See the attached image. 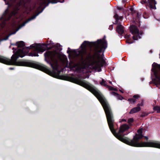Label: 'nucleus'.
Returning a JSON list of instances; mask_svg holds the SVG:
<instances>
[{
  "instance_id": "f257e3e1",
  "label": "nucleus",
  "mask_w": 160,
  "mask_h": 160,
  "mask_svg": "<svg viewBox=\"0 0 160 160\" xmlns=\"http://www.w3.org/2000/svg\"><path fill=\"white\" fill-rule=\"evenodd\" d=\"M74 82L88 89L92 92L98 99L101 102L104 110L106 115L108 124L110 130L114 136L121 141L129 145L136 147H152L160 148V142L157 141L149 142H138V141L143 136L142 135V129H140L137 131V134L134 136L132 140L128 141L123 137L127 135L123 132L128 130L129 128L126 124L120 126L118 133L116 132L114 128V119L111 109L108 103L103 95L90 83H87L84 80L78 78L74 80Z\"/></svg>"
},
{
  "instance_id": "f03ea898",
  "label": "nucleus",
  "mask_w": 160,
  "mask_h": 160,
  "mask_svg": "<svg viewBox=\"0 0 160 160\" xmlns=\"http://www.w3.org/2000/svg\"><path fill=\"white\" fill-rule=\"evenodd\" d=\"M16 11H13L10 13L8 9H7L0 18V27L3 28L5 25V21L9 20L11 16L15 15ZM45 49L42 45L38 44H33L30 48L25 47L22 49H19L16 53L13 55L11 59L0 56V62L10 65L22 66L38 68L44 72L48 71L45 67L38 65L34 63L25 62H18L17 60L19 57L22 58L28 54V55L32 57L38 56V53L42 52Z\"/></svg>"
},
{
  "instance_id": "7ed1b4c3",
  "label": "nucleus",
  "mask_w": 160,
  "mask_h": 160,
  "mask_svg": "<svg viewBox=\"0 0 160 160\" xmlns=\"http://www.w3.org/2000/svg\"><path fill=\"white\" fill-rule=\"evenodd\" d=\"M94 45L95 46L93 55L92 56L90 54L87 55L85 60L88 62L90 68L99 72L101 71V67L105 63V60L101 57L99 53L105 51L107 48V44L105 39H103L97 40Z\"/></svg>"
},
{
  "instance_id": "20e7f679",
  "label": "nucleus",
  "mask_w": 160,
  "mask_h": 160,
  "mask_svg": "<svg viewBox=\"0 0 160 160\" xmlns=\"http://www.w3.org/2000/svg\"><path fill=\"white\" fill-rule=\"evenodd\" d=\"M46 61L49 63L53 70H57L58 62L61 60L60 55L56 52L47 51L44 53Z\"/></svg>"
},
{
  "instance_id": "39448f33",
  "label": "nucleus",
  "mask_w": 160,
  "mask_h": 160,
  "mask_svg": "<svg viewBox=\"0 0 160 160\" xmlns=\"http://www.w3.org/2000/svg\"><path fill=\"white\" fill-rule=\"evenodd\" d=\"M152 71L153 72L155 78L152 80V82L157 87L160 88L158 85H160V65L154 62L152 65Z\"/></svg>"
},
{
  "instance_id": "423d86ee",
  "label": "nucleus",
  "mask_w": 160,
  "mask_h": 160,
  "mask_svg": "<svg viewBox=\"0 0 160 160\" xmlns=\"http://www.w3.org/2000/svg\"><path fill=\"white\" fill-rule=\"evenodd\" d=\"M130 30L133 35L132 38L134 40H137L140 38L141 33L139 32L138 29L136 26L134 25L131 26L130 27Z\"/></svg>"
},
{
  "instance_id": "0eeeda50",
  "label": "nucleus",
  "mask_w": 160,
  "mask_h": 160,
  "mask_svg": "<svg viewBox=\"0 0 160 160\" xmlns=\"http://www.w3.org/2000/svg\"><path fill=\"white\" fill-rule=\"evenodd\" d=\"M142 1L141 2L142 4L146 3V7L147 8V6H148L151 9H156V8H154V0H142Z\"/></svg>"
},
{
  "instance_id": "6e6552de",
  "label": "nucleus",
  "mask_w": 160,
  "mask_h": 160,
  "mask_svg": "<svg viewBox=\"0 0 160 160\" xmlns=\"http://www.w3.org/2000/svg\"><path fill=\"white\" fill-rule=\"evenodd\" d=\"M64 0H43L42 1V4H45L48 2L52 3H56L58 2H63Z\"/></svg>"
},
{
  "instance_id": "1a4fd4ad",
  "label": "nucleus",
  "mask_w": 160,
  "mask_h": 160,
  "mask_svg": "<svg viewBox=\"0 0 160 160\" xmlns=\"http://www.w3.org/2000/svg\"><path fill=\"white\" fill-rule=\"evenodd\" d=\"M140 96L138 94L134 95L132 98H129L128 101L132 103H134L136 102L137 100L140 98Z\"/></svg>"
},
{
  "instance_id": "9d476101",
  "label": "nucleus",
  "mask_w": 160,
  "mask_h": 160,
  "mask_svg": "<svg viewBox=\"0 0 160 160\" xmlns=\"http://www.w3.org/2000/svg\"><path fill=\"white\" fill-rule=\"evenodd\" d=\"M124 27L122 25L118 24L117 28V31L120 34H122L124 32Z\"/></svg>"
},
{
  "instance_id": "9b49d317",
  "label": "nucleus",
  "mask_w": 160,
  "mask_h": 160,
  "mask_svg": "<svg viewBox=\"0 0 160 160\" xmlns=\"http://www.w3.org/2000/svg\"><path fill=\"white\" fill-rule=\"evenodd\" d=\"M141 110V108L139 107H137L133 108L130 110L129 113L133 114Z\"/></svg>"
},
{
  "instance_id": "f8f14e48",
  "label": "nucleus",
  "mask_w": 160,
  "mask_h": 160,
  "mask_svg": "<svg viewBox=\"0 0 160 160\" xmlns=\"http://www.w3.org/2000/svg\"><path fill=\"white\" fill-rule=\"evenodd\" d=\"M39 14L38 13V14H37L36 15L32 16L31 18H28V20H26L21 25V27H23L28 22H29L30 21L35 19L37 16L38 14Z\"/></svg>"
},
{
  "instance_id": "ddd939ff",
  "label": "nucleus",
  "mask_w": 160,
  "mask_h": 160,
  "mask_svg": "<svg viewBox=\"0 0 160 160\" xmlns=\"http://www.w3.org/2000/svg\"><path fill=\"white\" fill-rule=\"evenodd\" d=\"M16 44L18 47H22L25 45L24 42L22 41L17 42Z\"/></svg>"
},
{
  "instance_id": "4468645a",
  "label": "nucleus",
  "mask_w": 160,
  "mask_h": 160,
  "mask_svg": "<svg viewBox=\"0 0 160 160\" xmlns=\"http://www.w3.org/2000/svg\"><path fill=\"white\" fill-rule=\"evenodd\" d=\"M89 42L87 41H84L83 43L81 45V47H82L83 48H84L85 47H86L89 44Z\"/></svg>"
},
{
  "instance_id": "2eb2a0df",
  "label": "nucleus",
  "mask_w": 160,
  "mask_h": 160,
  "mask_svg": "<svg viewBox=\"0 0 160 160\" xmlns=\"http://www.w3.org/2000/svg\"><path fill=\"white\" fill-rule=\"evenodd\" d=\"M153 109L155 111H157V112L160 113V107L156 106L154 107Z\"/></svg>"
},
{
  "instance_id": "dca6fc26",
  "label": "nucleus",
  "mask_w": 160,
  "mask_h": 160,
  "mask_svg": "<svg viewBox=\"0 0 160 160\" xmlns=\"http://www.w3.org/2000/svg\"><path fill=\"white\" fill-rule=\"evenodd\" d=\"M100 84L106 87L107 86H108V85L106 84V81L103 79H102V81L100 82Z\"/></svg>"
},
{
  "instance_id": "f3484780",
  "label": "nucleus",
  "mask_w": 160,
  "mask_h": 160,
  "mask_svg": "<svg viewBox=\"0 0 160 160\" xmlns=\"http://www.w3.org/2000/svg\"><path fill=\"white\" fill-rule=\"evenodd\" d=\"M106 88H108L109 90H113L114 91H117V89L116 88H114L113 87L108 85Z\"/></svg>"
},
{
  "instance_id": "a211bd4d",
  "label": "nucleus",
  "mask_w": 160,
  "mask_h": 160,
  "mask_svg": "<svg viewBox=\"0 0 160 160\" xmlns=\"http://www.w3.org/2000/svg\"><path fill=\"white\" fill-rule=\"evenodd\" d=\"M133 119L132 118H130L128 120V122L129 124H130L133 122Z\"/></svg>"
},
{
  "instance_id": "6ab92c4d",
  "label": "nucleus",
  "mask_w": 160,
  "mask_h": 160,
  "mask_svg": "<svg viewBox=\"0 0 160 160\" xmlns=\"http://www.w3.org/2000/svg\"><path fill=\"white\" fill-rule=\"evenodd\" d=\"M114 18L116 20V21L115 22V24H116L117 23V22H117L118 21L119 19V16H118V15L117 14H116L114 15Z\"/></svg>"
},
{
  "instance_id": "aec40b11",
  "label": "nucleus",
  "mask_w": 160,
  "mask_h": 160,
  "mask_svg": "<svg viewBox=\"0 0 160 160\" xmlns=\"http://www.w3.org/2000/svg\"><path fill=\"white\" fill-rule=\"evenodd\" d=\"M117 98L119 100H122L123 98L121 95L118 94L117 96Z\"/></svg>"
},
{
  "instance_id": "412c9836",
  "label": "nucleus",
  "mask_w": 160,
  "mask_h": 160,
  "mask_svg": "<svg viewBox=\"0 0 160 160\" xmlns=\"http://www.w3.org/2000/svg\"><path fill=\"white\" fill-rule=\"evenodd\" d=\"M111 94L112 95L116 96V97L118 95V93L114 92H111Z\"/></svg>"
},
{
  "instance_id": "4be33fe9",
  "label": "nucleus",
  "mask_w": 160,
  "mask_h": 160,
  "mask_svg": "<svg viewBox=\"0 0 160 160\" xmlns=\"http://www.w3.org/2000/svg\"><path fill=\"white\" fill-rule=\"evenodd\" d=\"M143 106V101L140 103H139L137 105L138 107H140V106Z\"/></svg>"
},
{
  "instance_id": "5701e85b",
  "label": "nucleus",
  "mask_w": 160,
  "mask_h": 160,
  "mask_svg": "<svg viewBox=\"0 0 160 160\" xmlns=\"http://www.w3.org/2000/svg\"><path fill=\"white\" fill-rule=\"evenodd\" d=\"M113 28V25H111L109 26V28H108L110 30H112V29Z\"/></svg>"
},
{
  "instance_id": "b1692460",
  "label": "nucleus",
  "mask_w": 160,
  "mask_h": 160,
  "mask_svg": "<svg viewBox=\"0 0 160 160\" xmlns=\"http://www.w3.org/2000/svg\"><path fill=\"white\" fill-rule=\"evenodd\" d=\"M141 15V14L140 13H139L138 12L137 13V17L139 18V16Z\"/></svg>"
},
{
  "instance_id": "393cba45",
  "label": "nucleus",
  "mask_w": 160,
  "mask_h": 160,
  "mask_svg": "<svg viewBox=\"0 0 160 160\" xmlns=\"http://www.w3.org/2000/svg\"><path fill=\"white\" fill-rule=\"evenodd\" d=\"M12 34H9L8 37H7V38L6 39H3L1 41H2L3 40H6L8 38V37L11 35Z\"/></svg>"
},
{
  "instance_id": "a878e982",
  "label": "nucleus",
  "mask_w": 160,
  "mask_h": 160,
  "mask_svg": "<svg viewBox=\"0 0 160 160\" xmlns=\"http://www.w3.org/2000/svg\"><path fill=\"white\" fill-rule=\"evenodd\" d=\"M121 121L122 122H126L127 120H126L124 119H122V120H121Z\"/></svg>"
},
{
  "instance_id": "bb28decb",
  "label": "nucleus",
  "mask_w": 160,
  "mask_h": 160,
  "mask_svg": "<svg viewBox=\"0 0 160 160\" xmlns=\"http://www.w3.org/2000/svg\"><path fill=\"white\" fill-rule=\"evenodd\" d=\"M118 8L119 10H121V9H122V8L121 7H118Z\"/></svg>"
},
{
  "instance_id": "cd10ccee",
  "label": "nucleus",
  "mask_w": 160,
  "mask_h": 160,
  "mask_svg": "<svg viewBox=\"0 0 160 160\" xmlns=\"http://www.w3.org/2000/svg\"><path fill=\"white\" fill-rule=\"evenodd\" d=\"M129 43H130V44H131V43H132L133 42H131V41H128V42Z\"/></svg>"
},
{
  "instance_id": "c85d7f7f",
  "label": "nucleus",
  "mask_w": 160,
  "mask_h": 160,
  "mask_svg": "<svg viewBox=\"0 0 160 160\" xmlns=\"http://www.w3.org/2000/svg\"><path fill=\"white\" fill-rule=\"evenodd\" d=\"M120 91L121 92H122V93H123V91H122V90H120Z\"/></svg>"
},
{
  "instance_id": "c756f323",
  "label": "nucleus",
  "mask_w": 160,
  "mask_h": 160,
  "mask_svg": "<svg viewBox=\"0 0 160 160\" xmlns=\"http://www.w3.org/2000/svg\"><path fill=\"white\" fill-rule=\"evenodd\" d=\"M122 17H119V19H122Z\"/></svg>"
},
{
  "instance_id": "7c9ffc66",
  "label": "nucleus",
  "mask_w": 160,
  "mask_h": 160,
  "mask_svg": "<svg viewBox=\"0 0 160 160\" xmlns=\"http://www.w3.org/2000/svg\"><path fill=\"white\" fill-rule=\"evenodd\" d=\"M109 83L111 84H112V82L111 81H109Z\"/></svg>"
},
{
  "instance_id": "2f4dec72",
  "label": "nucleus",
  "mask_w": 160,
  "mask_h": 160,
  "mask_svg": "<svg viewBox=\"0 0 160 160\" xmlns=\"http://www.w3.org/2000/svg\"><path fill=\"white\" fill-rule=\"evenodd\" d=\"M9 69H10V70H12V69H13V68H9Z\"/></svg>"
},
{
  "instance_id": "473e14b6",
  "label": "nucleus",
  "mask_w": 160,
  "mask_h": 160,
  "mask_svg": "<svg viewBox=\"0 0 160 160\" xmlns=\"http://www.w3.org/2000/svg\"><path fill=\"white\" fill-rule=\"evenodd\" d=\"M70 49V48H68V49Z\"/></svg>"
},
{
  "instance_id": "72a5a7b5",
  "label": "nucleus",
  "mask_w": 160,
  "mask_h": 160,
  "mask_svg": "<svg viewBox=\"0 0 160 160\" xmlns=\"http://www.w3.org/2000/svg\"><path fill=\"white\" fill-rule=\"evenodd\" d=\"M68 51H68H68H67V52H68Z\"/></svg>"
},
{
  "instance_id": "f704fd0d",
  "label": "nucleus",
  "mask_w": 160,
  "mask_h": 160,
  "mask_svg": "<svg viewBox=\"0 0 160 160\" xmlns=\"http://www.w3.org/2000/svg\"><path fill=\"white\" fill-rule=\"evenodd\" d=\"M159 55H160V54H159Z\"/></svg>"
}]
</instances>
